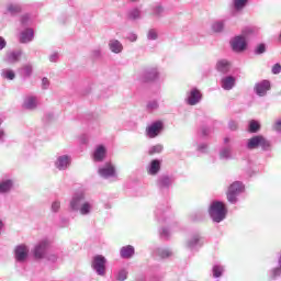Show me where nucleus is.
I'll list each match as a JSON object with an SVG mask.
<instances>
[{
  "instance_id": "62",
  "label": "nucleus",
  "mask_w": 281,
  "mask_h": 281,
  "mask_svg": "<svg viewBox=\"0 0 281 281\" xmlns=\"http://www.w3.org/2000/svg\"><path fill=\"white\" fill-rule=\"evenodd\" d=\"M279 41L281 42V33H280V35H279Z\"/></svg>"
},
{
  "instance_id": "25",
  "label": "nucleus",
  "mask_w": 281,
  "mask_h": 281,
  "mask_svg": "<svg viewBox=\"0 0 281 281\" xmlns=\"http://www.w3.org/2000/svg\"><path fill=\"white\" fill-rule=\"evenodd\" d=\"M121 258L128 260V258H133L135 256V247L127 245L123 246L120 250Z\"/></svg>"
},
{
  "instance_id": "9",
  "label": "nucleus",
  "mask_w": 281,
  "mask_h": 281,
  "mask_svg": "<svg viewBox=\"0 0 281 281\" xmlns=\"http://www.w3.org/2000/svg\"><path fill=\"white\" fill-rule=\"evenodd\" d=\"M202 99L203 94L201 93V90L193 88L187 93L186 102L189 106H196Z\"/></svg>"
},
{
  "instance_id": "8",
  "label": "nucleus",
  "mask_w": 281,
  "mask_h": 281,
  "mask_svg": "<svg viewBox=\"0 0 281 281\" xmlns=\"http://www.w3.org/2000/svg\"><path fill=\"white\" fill-rule=\"evenodd\" d=\"M99 175L103 179H111L117 177V171H115V165L111 162H105L102 167L99 168Z\"/></svg>"
},
{
  "instance_id": "42",
  "label": "nucleus",
  "mask_w": 281,
  "mask_h": 281,
  "mask_svg": "<svg viewBox=\"0 0 281 281\" xmlns=\"http://www.w3.org/2000/svg\"><path fill=\"white\" fill-rule=\"evenodd\" d=\"M59 59H60V54H59L58 52H53V53L48 56L49 63H58Z\"/></svg>"
},
{
  "instance_id": "47",
  "label": "nucleus",
  "mask_w": 281,
  "mask_h": 281,
  "mask_svg": "<svg viewBox=\"0 0 281 281\" xmlns=\"http://www.w3.org/2000/svg\"><path fill=\"white\" fill-rule=\"evenodd\" d=\"M273 131H277V133H281V117L274 122Z\"/></svg>"
},
{
  "instance_id": "53",
  "label": "nucleus",
  "mask_w": 281,
  "mask_h": 281,
  "mask_svg": "<svg viewBox=\"0 0 281 281\" xmlns=\"http://www.w3.org/2000/svg\"><path fill=\"white\" fill-rule=\"evenodd\" d=\"M228 128H231L232 131H237L238 128V123L236 121H231L228 123Z\"/></svg>"
},
{
  "instance_id": "33",
  "label": "nucleus",
  "mask_w": 281,
  "mask_h": 281,
  "mask_svg": "<svg viewBox=\"0 0 281 281\" xmlns=\"http://www.w3.org/2000/svg\"><path fill=\"white\" fill-rule=\"evenodd\" d=\"M114 278L116 281H125L128 278V270L126 268L120 269Z\"/></svg>"
},
{
  "instance_id": "20",
  "label": "nucleus",
  "mask_w": 281,
  "mask_h": 281,
  "mask_svg": "<svg viewBox=\"0 0 281 281\" xmlns=\"http://www.w3.org/2000/svg\"><path fill=\"white\" fill-rule=\"evenodd\" d=\"M160 170H161V160L159 159L151 160L147 167V173L150 175L151 177L159 175Z\"/></svg>"
},
{
  "instance_id": "29",
  "label": "nucleus",
  "mask_w": 281,
  "mask_h": 281,
  "mask_svg": "<svg viewBox=\"0 0 281 281\" xmlns=\"http://www.w3.org/2000/svg\"><path fill=\"white\" fill-rule=\"evenodd\" d=\"M212 273H213V278L215 279L223 278V273H225V266L221 263H215L212 267Z\"/></svg>"
},
{
  "instance_id": "31",
  "label": "nucleus",
  "mask_w": 281,
  "mask_h": 281,
  "mask_svg": "<svg viewBox=\"0 0 281 281\" xmlns=\"http://www.w3.org/2000/svg\"><path fill=\"white\" fill-rule=\"evenodd\" d=\"M1 77L4 80H14L16 78V74L12 69L4 68L1 70Z\"/></svg>"
},
{
  "instance_id": "50",
  "label": "nucleus",
  "mask_w": 281,
  "mask_h": 281,
  "mask_svg": "<svg viewBox=\"0 0 281 281\" xmlns=\"http://www.w3.org/2000/svg\"><path fill=\"white\" fill-rule=\"evenodd\" d=\"M160 236L161 238H168L170 236V231H168V228H161Z\"/></svg>"
},
{
  "instance_id": "1",
  "label": "nucleus",
  "mask_w": 281,
  "mask_h": 281,
  "mask_svg": "<svg viewBox=\"0 0 281 281\" xmlns=\"http://www.w3.org/2000/svg\"><path fill=\"white\" fill-rule=\"evenodd\" d=\"M93 200H87L85 192H77L70 200L69 207L72 212H79L81 216H89L93 212Z\"/></svg>"
},
{
  "instance_id": "52",
  "label": "nucleus",
  "mask_w": 281,
  "mask_h": 281,
  "mask_svg": "<svg viewBox=\"0 0 281 281\" xmlns=\"http://www.w3.org/2000/svg\"><path fill=\"white\" fill-rule=\"evenodd\" d=\"M281 72V66L280 64H274L272 67V74L278 75Z\"/></svg>"
},
{
  "instance_id": "24",
  "label": "nucleus",
  "mask_w": 281,
  "mask_h": 281,
  "mask_svg": "<svg viewBox=\"0 0 281 281\" xmlns=\"http://www.w3.org/2000/svg\"><path fill=\"white\" fill-rule=\"evenodd\" d=\"M104 157H106V148L103 145L97 146L93 153V160L104 161Z\"/></svg>"
},
{
  "instance_id": "41",
  "label": "nucleus",
  "mask_w": 281,
  "mask_h": 281,
  "mask_svg": "<svg viewBox=\"0 0 281 281\" xmlns=\"http://www.w3.org/2000/svg\"><path fill=\"white\" fill-rule=\"evenodd\" d=\"M44 258L48 260V262H56L58 260V255L48 250V252H46V257Z\"/></svg>"
},
{
  "instance_id": "35",
  "label": "nucleus",
  "mask_w": 281,
  "mask_h": 281,
  "mask_svg": "<svg viewBox=\"0 0 281 281\" xmlns=\"http://www.w3.org/2000/svg\"><path fill=\"white\" fill-rule=\"evenodd\" d=\"M7 10H8L9 13L12 14V16H14L15 14H19L21 12V4L10 3L7 7Z\"/></svg>"
},
{
  "instance_id": "4",
  "label": "nucleus",
  "mask_w": 281,
  "mask_h": 281,
  "mask_svg": "<svg viewBox=\"0 0 281 281\" xmlns=\"http://www.w3.org/2000/svg\"><path fill=\"white\" fill-rule=\"evenodd\" d=\"M246 147L248 150L261 148L263 151H269L271 150V140L267 139V137L262 135H256L247 140Z\"/></svg>"
},
{
  "instance_id": "56",
  "label": "nucleus",
  "mask_w": 281,
  "mask_h": 281,
  "mask_svg": "<svg viewBox=\"0 0 281 281\" xmlns=\"http://www.w3.org/2000/svg\"><path fill=\"white\" fill-rule=\"evenodd\" d=\"M198 150L200 153H207V145L206 144H201L199 147H198Z\"/></svg>"
},
{
  "instance_id": "17",
  "label": "nucleus",
  "mask_w": 281,
  "mask_h": 281,
  "mask_svg": "<svg viewBox=\"0 0 281 281\" xmlns=\"http://www.w3.org/2000/svg\"><path fill=\"white\" fill-rule=\"evenodd\" d=\"M269 89H271V82H269V80H262L259 83H256L255 93H257L259 98H265Z\"/></svg>"
},
{
  "instance_id": "43",
  "label": "nucleus",
  "mask_w": 281,
  "mask_h": 281,
  "mask_svg": "<svg viewBox=\"0 0 281 281\" xmlns=\"http://www.w3.org/2000/svg\"><path fill=\"white\" fill-rule=\"evenodd\" d=\"M50 210H52V212H53L54 214L60 212V201L55 200V201L52 203Z\"/></svg>"
},
{
  "instance_id": "15",
  "label": "nucleus",
  "mask_w": 281,
  "mask_h": 281,
  "mask_svg": "<svg viewBox=\"0 0 281 281\" xmlns=\"http://www.w3.org/2000/svg\"><path fill=\"white\" fill-rule=\"evenodd\" d=\"M71 166V156L69 155H59L55 160V168L57 170H67Z\"/></svg>"
},
{
  "instance_id": "6",
  "label": "nucleus",
  "mask_w": 281,
  "mask_h": 281,
  "mask_svg": "<svg viewBox=\"0 0 281 281\" xmlns=\"http://www.w3.org/2000/svg\"><path fill=\"white\" fill-rule=\"evenodd\" d=\"M245 192V184L240 181L233 182L227 192V201L229 203H236L238 201V195Z\"/></svg>"
},
{
  "instance_id": "37",
  "label": "nucleus",
  "mask_w": 281,
  "mask_h": 281,
  "mask_svg": "<svg viewBox=\"0 0 281 281\" xmlns=\"http://www.w3.org/2000/svg\"><path fill=\"white\" fill-rule=\"evenodd\" d=\"M164 150V145H154L149 148L148 155H157Z\"/></svg>"
},
{
  "instance_id": "19",
  "label": "nucleus",
  "mask_w": 281,
  "mask_h": 281,
  "mask_svg": "<svg viewBox=\"0 0 281 281\" xmlns=\"http://www.w3.org/2000/svg\"><path fill=\"white\" fill-rule=\"evenodd\" d=\"M159 78V71L157 68H147L143 72L144 82H153V80H157Z\"/></svg>"
},
{
  "instance_id": "60",
  "label": "nucleus",
  "mask_w": 281,
  "mask_h": 281,
  "mask_svg": "<svg viewBox=\"0 0 281 281\" xmlns=\"http://www.w3.org/2000/svg\"><path fill=\"white\" fill-rule=\"evenodd\" d=\"M105 210H111V204H105Z\"/></svg>"
},
{
  "instance_id": "32",
  "label": "nucleus",
  "mask_w": 281,
  "mask_h": 281,
  "mask_svg": "<svg viewBox=\"0 0 281 281\" xmlns=\"http://www.w3.org/2000/svg\"><path fill=\"white\" fill-rule=\"evenodd\" d=\"M278 265H279V267L273 268L270 271V278L272 280H276V278H280V276H281V254H280L279 259H278Z\"/></svg>"
},
{
  "instance_id": "12",
  "label": "nucleus",
  "mask_w": 281,
  "mask_h": 281,
  "mask_svg": "<svg viewBox=\"0 0 281 281\" xmlns=\"http://www.w3.org/2000/svg\"><path fill=\"white\" fill-rule=\"evenodd\" d=\"M229 142H231L229 137L224 138L225 146H223L220 149V159H224L226 161L229 159H234V150L232 149V145H228Z\"/></svg>"
},
{
  "instance_id": "23",
  "label": "nucleus",
  "mask_w": 281,
  "mask_h": 281,
  "mask_svg": "<svg viewBox=\"0 0 281 281\" xmlns=\"http://www.w3.org/2000/svg\"><path fill=\"white\" fill-rule=\"evenodd\" d=\"M235 86L236 78H234L233 76L222 78V89H224L225 91H232V89H234Z\"/></svg>"
},
{
  "instance_id": "18",
  "label": "nucleus",
  "mask_w": 281,
  "mask_h": 281,
  "mask_svg": "<svg viewBox=\"0 0 281 281\" xmlns=\"http://www.w3.org/2000/svg\"><path fill=\"white\" fill-rule=\"evenodd\" d=\"M200 247H203V240L201 239V236L193 235L188 241H187V248L191 251H194L199 249Z\"/></svg>"
},
{
  "instance_id": "57",
  "label": "nucleus",
  "mask_w": 281,
  "mask_h": 281,
  "mask_svg": "<svg viewBox=\"0 0 281 281\" xmlns=\"http://www.w3.org/2000/svg\"><path fill=\"white\" fill-rule=\"evenodd\" d=\"M100 54H101V50H100V49H94V50H92V56H93L94 58H98V57L100 56Z\"/></svg>"
},
{
  "instance_id": "54",
  "label": "nucleus",
  "mask_w": 281,
  "mask_h": 281,
  "mask_svg": "<svg viewBox=\"0 0 281 281\" xmlns=\"http://www.w3.org/2000/svg\"><path fill=\"white\" fill-rule=\"evenodd\" d=\"M127 41H131V43H135V41H137V34L135 33H130L127 35Z\"/></svg>"
},
{
  "instance_id": "61",
  "label": "nucleus",
  "mask_w": 281,
  "mask_h": 281,
  "mask_svg": "<svg viewBox=\"0 0 281 281\" xmlns=\"http://www.w3.org/2000/svg\"><path fill=\"white\" fill-rule=\"evenodd\" d=\"M3 124V120L2 119H0V126Z\"/></svg>"
},
{
  "instance_id": "59",
  "label": "nucleus",
  "mask_w": 281,
  "mask_h": 281,
  "mask_svg": "<svg viewBox=\"0 0 281 281\" xmlns=\"http://www.w3.org/2000/svg\"><path fill=\"white\" fill-rule=\"evenodd\" d=\"M131 3H138L139 0H128Z\"/></svg>"
},
{
  "instance_id": "58",
  "label": "nucleus",
  "mask_w": 281,
  "mask_h": 281,
  "mask_svg": "<svg viewBox=\"0 0 281 281\" xmlns=\"http://www.w3.org/2000/svg\"><path fill=\"white\" fill-rule=\"evenodd\" d=\"M209 133H210V130H209V128H203V130H202V134H203V135H207Z\"/></svg>"
},
{
  "instance_id": "51",
  "label": "nucleus",
  "mask_w": 281,
  "mask_h": 281,
  "mask_svg": "<svg viewBox=\"0 0 281 281\" xmlns=\"http://www.w3.org/2000/svg\"><path fill=\"white\" fill-rule=\"evenodd\" d=\"M23 71L26 76H32V65L24 66Z\"/></svg>"
},
{
  "instance_id": "3",
  "label": "nucleus",
  "mask_w": 281,
  "mask_h": 281,
  "mask_svg": "<svg viewBox=\"0 0 281 281\" xmlns=\"http://www.w3.org/2000/svg\"><path fill=\"white\" fill-rule=\"evenodd\" d=\"M252 32H254V27L248 26L243 30V35L235 36L231 41V46L233 52H237V53L245 52L247 49V36H249V34H251Z\"/></svg>"
},
{
  "instance_id": "27",
  "label": "nucleus",
  "mask_w": 281,
  "mask_h": 281,
  "mask_svg": "<svg viewBox=\"0 0 281 281\" xmlns=\"http://www.w3.org/2000/svg\"><path fill=\"white\" fill-rule=\"evenodd\" d=\"M216 69L221 74H229V69H232V64H229L227 59H220L216 64Z\"/></svg>"
},
{
  "instance_id": "11",
  "label": "nucleus",
  "mask_w": 281,
  "mask_h": 281,
  "mask_svg": "<svg viewBox=\"0 0 281 281\" xmlns=\"http://www.w3.org/2000/svg\"><path fill=\"white\" fill-rule=\"evenodd\" d=\"M30 256V248L25 245H19L14 249V258L18 262H25Z\"/></svg>"
},
{
  "instance_id": "49",
  "label": "nucleus",
  "mask_w": 281,
  "mask_h": 281,
  "mask_svg": "<svg viewBox=\"0 0 281 281\" xmlns=\"http://www.w3.org/2000/svg\"><path fill=\"white\" fill-rule=\"evenodd\" d=\"M42 89H49V79L47 77L42 79Z\"/></svg>"
},
{
  "instance_id": "55",
  "label": "nucleus",
  "mask_w": 281,
  "mask_h": 281,
  "mask_svg": "<svg viewBox=\"0 0 281 281\" xmlns=\"http://www.w3.org/2000/svg\"><path fill=\"white\" fill-rule=\"evenodd\" d=\"M5 142V130L0 128V144Z\"/></svg>"
},
{
  "instance_id": "40",
  "label": "nucleus",
  "mask_w": 281,
  "mask_h": 281,
  "mask_svg": "<svg viewBox=\"0 0 281 281\" xmlns=\"http://www.w3.org/2000/svg\"><path fill=\"white\" fill-rule=\"evenodd\" d=\"M158 36L159 35L157 34V30L155 29H150L147 33L148 41H157Z\"/></svg>"
},
{
  "instance_id": "48",
  "label": "nucleus",
  "mask_w": 281,
  "mask_h": 281,
  "mask_svg": "<svg viewBox=\"0 0 281 281\" xmlns=\"http://www.w3.org/2000/svg\"><path fill=\"white\" fill-rule=\"evenodd\" d=\"M5 47H8V42L5 41V38L3 36H0V52H3V49H5Z\"/></svg>"
},
{
  "instance_id": "21",
  "label": "nucleus",
  "mask_w": 281,
  "mask_h": 281,
  "mask_svg": "<svg viewBox=\"0 0 281 281\" xmlns=\"http://www.w3.org/2000/svg\"><path fill=\"white\" fill-rule=\"evenodd\" d=\"M20 43L27 44L34 41V30L33 29H25L20 33L19 37Z\"/></svg>"
},
{
  "instance_id": "38",
  "label": "nucleus",
  "mask_w": 281,
  "mask_h": 281,
  "mask_svg": "<svg viewBox=\"0 0 281 281\" xmlns=\"http://www.w3.org/2000/svg\"><path fill=\"white\" fill-rule=\"evenodd\" d=\"M161 14H164V7H161V4H155L153 7V15L161 16Z\"/></svg>"
},
{
  "instance_id": "13",
  "label": "nucleus",
  "mask_w": 281,
  "mask_h": 281,
  "mask_svg": "<svg viewBox=\"0 0 281 281\" xmlns=\"http://www.w3.org/2000/svg\"><path fill=\"white\" fill-rule=\"evenodd\" d=\"M38 97L29 94L24 98L22 108L25 109V111H36L38 109Z\"/></svg>"
},
{
  "instance_id": "46",
  "label": "nucleus",
  "mask_w": 281,
  "mask_h": 281,
  "mask_svg": "<svg viewBox=\"0 0 281 281\" xmlns=\"http://www.w3.org/2000/svg\"><path fill=\"white\" fill-rule=\"evenodd\" d=\"M21 23L22 25L26 26L29 25L30 23H32V20L30 19V15L29 14H24L21 16Z\"/></svg>"
},
{
  "instance_id": "34",
  "label": "nucleus",
  "mask_w": 281,
  "mask_h": 281,
  "mask_svg": "<svg viewBox=\"0 0 281 281\" xmlns=\"http://www.w3.org/2000/svg\"><path fill=\"white\" fill-rule=\"evenodd\" d=\"M156 255L159 256V258H170L172 256V250L169 248H157Z\"/></svg>"
},
{
  "instance_id": "2",
  "label": "nucleus",
  "mask_w": 281,
  "mask_h": 281,
  "mask_svg": "<svg viewBox=\"0 0 281 281\" xmlns=\"http://www.w3.org/2000/svg\"><path fill=\"white\" fill-rule=\"evenodd\" d=\"M209 214L214 223H222L227 216V209L225 203L221 201H213L209 207Z\"/></svg>"
},
{
  "instance_id": "7",
  "label": "nucleus",
  "mask_w": 281,
  "mask_h": 281,
  "mask_svg": "<svg viewBox=\"0 0 281 281\" xmlns=\"http://www.w3.org/2000/svg\"><path fill=\"white\" fill-rule=\"evenodd\" d=\"M49 251V240L48 239H42L40 243H37L33 249V256L36 258V260H43L47 256V252Z\"/></svg>"
},
{
  "instance_id": "45",
  "label": "nucleus",
  "mask_w": 281,
  "mask_h": 281,
  "mask_svg": "<svg viewBox=\"0 0 281 281\" xmlns=\"http://www.w3.org/2000/svg\"><path fill=\"white\" fill-rule=\"evenodd\" d=\"M147 109L149 111H155L157 109H159V103L157 101H149L148 104H147Z\"/></svg>"
},
{
  "instance_id": "28",
  "label": "nucleus",
  "mask_w": 281,
  "mask_h": 281,
  "mask_svg": "<svg viewBox=\"0 0 281 281\" xmlns=\"http://www.w3.org/2000/svg\"><path fill=\"white\" fill-rule=\"evenodd\" d=\"M128 21H139L142 19V9L134 7L127 11Z\"/></svg>"
},
{
  "instance_id": "10",
  "label": "nucleus",
  "mask_w": 281,
  "mask_h": 281,
  "mask_svg": "<svg viewBox=\"0 0 281 281\" xmlns=\"http://www.w3.org/2000/svg\"><path fill=\"white\" fill-rule=\"evenodd\" d=\"M164 131V122L161 121H155L146 128V135L150 139H155Z\"/></svg>"
},
{
  "instance_id": "44",
  "label": "nucleus",
  "mask_w": 281,
  "mask_h": 281,
  "mask_svg": "<svg viewBox=\"0 0 281 281\" xmlns=\"http://www.w3.org/2000/svg\"><path fill=\"white\" fill-rule=\"evenodd\" d=\"M266 52H267V46L265 44L257 45V47L255 49V54H257L258 56L260 54H265Z\"/></svg>"
},
{
  "instance_id": "5",
  "label": "nucleus",
  "mask_w": 281,
  "mask_h": 281,
  "mask_svg": "<svg viewBox=\"0 0 281 281\" xmlns=\"http://www.w3.org/2000/svg\"><path fill=\"white\" fill-rule=\"evenodd\" d=\"M91 269L97 276L104 278V276H106V257L95 255L91 261Z\"/></svg>"
},
{
  "instance_id": "16",
  "label": "nucleus",
  "mask_w": 281,
  "mask_h": 281,
  "mask_svg": "<svg viewBox=\"0 0 281 281\" xmlns=\"http://www.w3.org/2000/svg\"><path fill=\"white\" fill-rule=\"evenodd\" d=\"M173 183H175V178L170 177L168 175H162V176L158 177V179L156 181V186L160 190H168V188H170V186H172Z\"/></svg>"
},
{
  "instance_id": "36",
  "label": "nucleus",
  "mask_w": 281,
  "mask_h": 281,
  "mask_svg": "<svg viewBox=\"0 0 281 281\" xmlns=\"http://www.w3.org/2000/svg\"><path fill=\"white\" fill-rule=\"evenodd\" d=\"M224 29H225V22L223 21H217L212 24L213 32H223Z\"/></svg>"
},
{
  "instance_id": "30",
  "label": "nucleus",
  "mask_w": 281,
  "mask_h": 281,
  "mask_svg": "<svg viewBox=\"0 0 281 281\" xmlns=\"http://www.w3.org/2000/svg\"><path fill=\"white\" fill-rule=\"evenodd\" d=\"M247 1L249 0H233V10L235 12H241V10H245Z\"/></svg>"
},
{
  "instance_id": "22",
  "label": "nucleus",
  "mask_w": 281,
  "mask_h": 281,
  "mask_svg": "<svg viewBox=\"0 0 281 281\" xmlns=\"http://www.w3.org/2000/svg\"><path fill=\"white\" fill-rule=\"evenodd\" d=\"M14 188V181L12 179L0 180V194H8Z\"/></svg>"
},
{
  "instance_id": "39",
  "label": "nucleus",
  "mask_w": 281,
  "mask_h": 281,
  "mask_svg": "<svg viewBox=\"0 0 281 281\" xmlns=\"http://www.w3.org/2000/svg\"><path fill=\"white\" fill-rule=\"evenodd\" d=\"M260 131V123L257 121H250L249 123V132L250 133H258Z\"/></svg>"
},
{
  "instance_id": "14",
  "label": "nucleus",
  "mask_w": 281,
  "mask_h": 281,
  "mask_svg": "<svg viewBox=\"0 0 281 281\" xmlns=\"http://www.w3.org/2000/svg\"><path fill=\"white\" fill-rule=\"evenodd\" d=\"M21 56H23V52L21 50H9L5 53L3 61L7 63V65H16V63L21 60Z\"/></svg>"
},
{
  "instance_id": "26",
  "label": "nucleus",
  "mask_w": 281,
  "mask_h": 281,
  "mask_svg": "<svg viewBox=\"0 0 281 281\" xmlns=\"http://www.w3.org/2000/svg\"><path fill=\"white\" fill-rule=\"evenodd\" d=\"M109 48L113 54H122V50L124 49V46L122 45L121 41L117 40H111L109 42Z\"/></svg>"
}]
</instances>
